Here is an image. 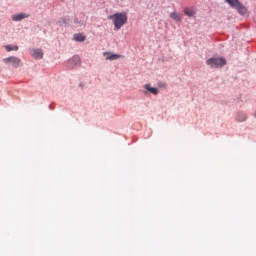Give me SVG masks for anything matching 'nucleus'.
Returning a JSON list of instances; mask_svg holds the SVG:
<instances>
[{
	"label": "nucleus",
	"instance_id": "f257e3e1",
	"mask_svg": "<svg viewBox=\"0 0 256 256\" xmlns=\"http://www.w3.org/2000/svg\"><path fill=\"white\" fill-rule=\"evenodd\" d=\"M108 19H111L113 21L115 29L119 31V29H121L123 25L127 24V13H116L114 15L109 16Z\"/></svg>",
	"mask_w": 256,
	"mask_h": 256
},
{
	"label": "nucleus",
	"instance_id": "f03ea898",
	"mask_svg": "<svg viewBox=\"0 0 256 256\" xmlns=\"http://www.w3.org/2000/svg\"><path fill=\"white\" fill-rule=\"evenodd\" d=\"M206 65L211 69H221V67L227 65V60L223 57H213L206 61Z\"/></svg>",
	"mask_w": 256,
	"mask_h": 256
},
{
	"label": "nucleus",
	"instance_id": "7ed1b4c3",
	"mask_svg": "<svg viewBox=\"0 0 256 256\" xmlns=\"http://www.w3.org/2000/svg\"><path fill=\"white\" fill-rule=\"evenodd\" d=\"M226 3H228L230 7L237 9V11H239V13L242 15L247 13V9L243 7V4H241L239 0H226Z\"/></svg>",
	"mask_w": 256,
	"mask_h": 256
},
{
	"label": "nucleus",
	"instance_id": "20e7f679",
	"mask_svg": "<svg viewBox=\"0 0 256 256\" xmlns=\"http://www.w3.org/2000/svg\"><path fill=\"white\" fill-rule=\"evenodd\" d=\"M3 63H5L6 65H12L15 68L21 67V65H23V63L21 62V59H19L18 57H15V56H10L8 58H4Z\"/></svg>",
	"mask_w": 256,
	"mask_h": 256
},
{
	"label": "nucleus",
	"instance_id": "39448f33",
	"mask_svg": "<svg viewBox=\"0 0 256 256\" xmlns=\"http://www.w3.org/2000/svg\"><path fill=\"white\" fill-rule=\"evenodd\" d=\"M30 55L33 59H43V50L41 49H32Z\"/></svg>",
	"mask_w": 256,
	"mask_h": 256
},
{
	"label": "nucleus",
	"instance_id": "423d86ee",
	"mask_svg": "<svg viewBox=\"0 0 256 256\" xmlns=\"http://www.w3.org/2000/svg\"><path fill=\"white\" fill-rule=\"evenodd\" d=\"M104 56L106 57V61H116L117 59H121V55L111 54L109 52H104Z\"/></svg>",
	"mask_w": 256,
	"mask_h": 256
},
{
	"label": "nucleus",
	"instance_id": "0eeeda50",
	"mask_svg": "<svg viewBox=\"0 0 256 256\" xmlns=\"http://www.w3.org/2000/svg\"><path fill=\"white\" fill-rule=\"evenodd\" d=\"M27 17H29V15H27L25 13H20V14L13 15L12 20H14V21H23V19H27Z\"/></svg>",
	"mask_w": 256,
	"mask_h": 256
},
{
	"label": "nucleus",
	"instance_id": "6e6552de",
	"mask_svg": "<svg viewBox=\"0 0 256 256\" xmlns=\"http://www.w3.org/2000/svg\"><path fill=\"white\" fill-rule=\"evenodd\" d=\"M144 87H145V89H146L147 91H149L150 93H152V95H158V94H159V89L154 88V87H151V84H146Z\"/></svg>",
	"mask_w": 256,
	"mask_h": 256
},
{
	"label": "nucleus",
	"instance_id": "1a4fd4ad",
	"mask_svg": "<svg viewBox=\"0 0 256 256\" xmlns=\"http://www.w3.org/2000/svg\"><path fill=\"white\" fill-rule=\"evenodd\" d=\"M170 17L173 19V21H181L183 19V15H181L179 12H172Z\"/></svg>",
	"mask_w": 256,
	"mask_h": 256
},
{
	"label": "nucleus",
	"instance_id": "9d476101",
	"mask_svg": "<svg viewBox=\"0 0 256 256\" xmlns=\"http://www.w3.org/2000/svg\"><path fill=\"white\" fill-rule=\"evenodd\" d=\"M184 13L185 15H187V17H195V10L191 9V8H185L184 9Z\"/></svg>",
	"mask_w": 256,
	"mask_h": 256
},
{
	"label": "nucleus",
	"instance_id": "9b49d317",
	"mask_svg": "<svg viewBox=\"0 0 256 256\" xmlns=\"http://www.w3.org/2000/svg\"><path fill=\"white\" fill-rule=\"evenodd\" d=\"M74 39L76 41H79L80 43H83V41H85V39L87 38L82 33H78V34H74Z\"/></svg>",
	"mask_w": 256,
	"mask_h": 256
},
{
	"label": "nucleus",
	"instance_id": "f8f14e48",
	"mask_svg": "<svg viewBox=\"0 0 256 256\" xmlns=\"http://www.w3.org/2000/svg\"><path fill=\"white\" fill-rule=\"evenodd\" d=\"M6 51L11 52V51H19V46L17 45H6L5 46Z\"/></svg>",
	"mask_w": 256,
	"mask_h": 256
},
{
	"label": "nucleus",
	"instance_id": "ddd939ff",
	"mask_svg": "<svg viewBox=\"0 0 256 256\" xmlns=\"http://www.w3.org/2000/svg\"><path fill=\"white\" fill-rule=\"evenodd\" d=\"M237 119L238 121H247V116L245 114H240Z\"/></svg>",
	"mask_w": 256,
	"mask_h": 256
},
{
	"label": "nucleus",
	"instance_id": "4468645a",
	"mask_svg": "<svg viewBox=\"0 0 256 256\" xmlns=\"http://www.w3.org/2000/svg\"><path fill=\"white\" fill-rule=\"evenodd\" d=\"M72 60L75 61L76 65L77 63H81V58H79V56H74Z\"/></svg>",
	"mask_w": 256,
	"mask_h": 256
},
{
	"label": "nucleus",
	"instance_id": "2eb2a0df",
	"mask_svg": "<svg viewBox=\"0 0 256 256\" xmlns=\"http://www.w3.org/2000/svg\"><path fill=\"white\" fill-rule=\"evenodd\" d=\"M158 87H163V88H165V87H167V84H165V83H163V82H160V83H158Z\"/></svg>",
	"mask_w": 256,
	"mask_h": 256
},
{
	"label": "nucleus",
	"instance_id": "dca6fc26",
	"mask_svg": "<svg viewBox=\"0 0 256 256\" xmlns=\"http://www.w3.org/2000/svg\"><path fill=\"white\" fill-rule=\"evenodd\" d=\"M59 23H67V20L61 18V19L59 20Z\"/></svg>",
	"mask_w": 256,
	"mask_h": 256
}]
</instances>
